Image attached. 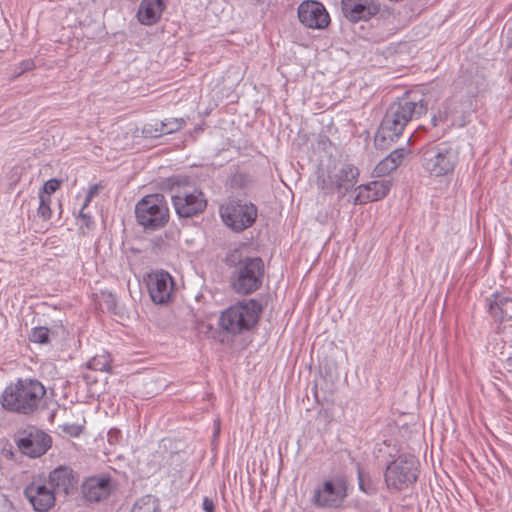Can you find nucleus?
Here are the masks:
<instances>
[{
	"instance_id": "obj_1",
	"label": "nucleus",
	"mask_w": 512,
	"mask_h": 512,
	"mask_svg": "<svg viewBox=\"0 0 512 512\" xmlns=\"http://www.w3.org/2000/svg\"><path fill=\"white\" fill-rule=\"evenodd\" d=\"M427 109L424 100L415 102L403 98L392 103L375 135V147L381 150L388 149L402 135L407 124L426 114Z\"/></svg>"
},
{
	"instance_id": "obj_2",
	"label": "nucleus",
	"mask_w": 512,
	"mask_h": 512,
	"mask_svg": "<svg viewBox=\"0 0 512 512\" xmlns=\"http://www.w3.org/2000/svg\"><path fill=\"white\" fill-rule=\"evenodd\" d=\"M226 263L233 267L230 281L236 293L249 295L262 286L265 266L260 257H242L238 251H234L227 256Z\"/></svg>"
},
{
	"instance_id": "obj_3",
	"label": "nucleus",
	"mask_w": 512,
	"mask_h": 512,
	"mask_svg": "<svg viewBox=\"0 0 512 512\" xmlns=\"http://www.w3.org/2000/svg\"><path fill=\"white\" fill-rule=\"evenodd\" d=\"M45 394L46 389L39 381L19 379L5 388L1 405L7 411L27 415L39 407Z\"/></svg>"
},
{
	"instance_id": "obj_4",
	"label": "nucleus",
	"mask_w": 512,
	"mask_h": 512,
	"mask_svg": "<svg viewBox=\"0 0 512 512\" xmlns=\"http://www.w3.org/2000/svg\"><path fill=\"white\" fill-rule=\"evenodd\" d=\"M261 312L262 306L257 300L238 302L222 312L219 325L228 333L241 334L249 331L258 322Z\"/></svg>"
},
{
	"instance_id": "obj_5",
	"label": "nucleus",
	"mask_w": 512,
	"mask_h": 512,
	"mask_svg": "<svg viewBox=\"0 0 512 512\" xmlns=\"http://www.w3.org/2000/svg\"><path fill=\"white\" fill-rule=\"evenodd\" d=\"M458 148L449 142L428 146L422 154V167L435 177L452 173L458 163Z\"/></svg>"
},
{
	"instance_id": "obj_6",
	"label": "nucleus",
	"mask_w": 512,
	"mask_h": 512,
	"mask_svg": "<svg viewBox=\"0 0 512 512\" xmlns=\"http://www.w3.org/2000/svg\"><path fill=\"white\" fill-rule=\"evenodd\" d=\"M139 225L146 230L162 228L169 220V209L164 195L156 193L142 198L135 206Z\"/></svg>"
},
{
	"instance_id": "obj_7",
	"label": "nucleus",
	"mask_w": 512,
	"mask_h": 512,
	"mask_svg": "<svg viewBox=\"0 0 512 512\" xmlns=\"http://www.w3.org/2000/svg\"><path fill=\"white\" fill-rule=\"evenodd\" d=\"M418 477V461L413 455H399L389 463L386 468L384 479L390 489L403 490L414 482Z\"/></svg>"
},
{
	"instance_id": "obj_8",
	"label": "nucleus",
	"mask_w": 512,
	"mask_h": 512,
	"mask_svg": "<svg viewBox=\"0 0 512 512\" xmlns=\"http://www.w3.org/2000/svg\"><path fill=\"white\" fill-rule=\"evenodd\" d=\"M171 191L175 211L182 218L193 217L203 212L207 206L202 191L188 184H173Z\"/></svg>"
},
{
	"instance_id": "obj_9",
	"label": "nucleus",
	"mask_w": 512,
	"mask_h": 512,
	"mask_svg": "<svg viewBox=\"0 0 512 512\" xmlns=\"http://www.w3.org/2000/svg\"><path fill=\"white\" fill-rule=\"evenodd\" d=\"M224 223L234 231H243L250 227L256 217L257 209L253 204L229 202L220 209Z\"/></svg>"
},
{
	"instance_id": "obj_10",
	"label": "nucleus",
	"mask_w": 512,
	"mask_h": 512,
	"mask_svg": "<svg viewBox=\"0 0 512 512\" xmlns=\"http://www.w3.org/2000/svg\"><path fill=\"white\" fill-rule=\"evenodd\" d=\"M17 446L23 454L36 458L50 448L51 438L45 432L32 427L19 434Z\"/></svg>"
},
{
	"instance_id": "obj_11",
	"label": "nucleus",
	"mask_w": 512,
	"mask_h": 512,
	"mask_svg": "<svg viewBox=\"0 0 512 512\" xmlns=\"http://www.w3.org/2000/svg\"><path fill=\"white\" fill-rule=\"evenodd\" d=\"M298 18L304 26L311 29H324L330 23L324 5L315 0H307L299 5Z\"/></svg>"
},
{
	"instance_id": "obj_12",
	"label": "nucleus",
	"mask_w": 512,
	"mask_h": 512,
	"mask_svg": "<svg viewBox=\"0 0 512 512\" xmlns=\"http://www.w3.org/2000/svg\"><path fill=\"white\" fill-rule=\"evenodd\" d=\"M147 286L154 303L166 304L171 298L174 282L168 272L159 270L148 275Z\"/></svg>"
},
{
	"instance_id": "obj_13",
	"label": "nucleus",
	"mask_w": 512,
	"mask_h": 512,
	"mask_svg": "<svg viewBox=\"0 0 512 512\" xmlns=\"http://www.w3.org/2000/svg\"><path fill=\"white\" fill-rule=\"evenodd\" d=\"M24 495L38 512H47L55 505V492L51 487L37 481H33L24 489Z\"/></svg>"
},
{
	"instance_id": "obj_14",
	"label": "nucleus",
	"mask_w": 512,
	"mask_h": 512,
	"mask_svg": "<svg viewBox=\"0 0 512 512\" xmlns=\"http://www.w3.org/2000/svg\"><path fill=\"white\" fill-rule=\"evenodd\" d=\"M48 482L55 494L67 496L77 490L78 476L70 467L59 466L49 473Z\"/></svg>"
},
{
	"instance_id": "obj_15",
	"label": "nucleus",
	"mask_w": 512,
	"mask_h": 512,
	"mask_svg": "<svg viewBox=\"0 0 512 512\" xmlns=\"http://www.w3.org/2000/svg\"><path fill=\"white\" fill-rule=\"evenodd\" d=\"M342 12L351 22L366 21L379 12L374 0H342Z\"/></svg>"
},
{
	"instance_id": "obj_16",
	"label": "nucleus",
	"mask_w": 512,
	"mask_h": 512,
	"mask_svg": "<svg viewBox=\"0 0 512 512\" xmlns=\"http://www.w3.org/2000/svg\"><path fill=\"white\" fill-rule=\"evenodd\" d=\"M81 491L86 501L101 502L110 495L111 479L104 476L89 477L82 483Z\"/></svg>"
},
{
	"instance_id": "obj_17",
	"label": "nucleus",
	"mask_w": 512,
	"mask_h": 512,
	"mask_svg": "<svg viewBox=\"0 0 512 512\" xmlns=\"http://www.w3.org/2000/svg\"><path fill=\"white\" fill-rule=\"evenodd\" d=\"M345 497V490L342 485H335L331 481H326L323 487L314 494V502L320 507H337Z\"/></svg>"
},
{
	"instance_id": "obj_18",
	"label": "nucleus",
	"mask_w": 512,
	"mask_h": 512,
	"mask_svg": "<svg viewBox=\"0 0 512 512\" xmlns=\"http://www.w3.org/2000/svg\"><path fill=\"white\" fill-rule=\"evenodd\" d=\"M359 170L351 164L343 165L332 177V187L340 195H345L357 183Z\"/></svg>"
},
{
	"instance_id": "obj_19",
	"label": "nucleus",
	"mask_w": 512,
	"mask_h": 512,
	"mask_svg": "<svg viewBox=\"0 0 512 512\" xmlns=\"http://www.w3.org/2000/svg\"><path fill=\"white\" fill-rule=\"evenodd\" d=\"M167 1L168 0H142L137 12L138 20L144 25L156 23L160 19Z\"/></svg>"
},
{
	"instance_id": "obj_20",
	"label": "nucleus",
	"mask_w": 512,
	"mask_h": 512,
	"mask_svg": "<svg viewBox=\"0 0 512 512\" xmlns=\"http://www.w3.org/2000/svg\"><path fill=\"white\" fill-rule=\"evenodd\" d=\"M489 312L496 321L512 326V298L496 294L489 305Z\"/></svg>"
},
{
	"instance_id": "obj_21",
	"label": "nucleus",
	"mask_w": 512,
	"mask_h": 512,
	"mask_svg": "<svg viewBox=\"0 0 512 512\" xmlns=\"http://www.w3.org/2000/svg\"><path fill=\"white\" fill-rule=\"evenodd\" d=\"M406 154L407 150L404 148L393 150L388 156H386L375 166L374 173L377 177L390 174L397 169Z\"/></svg>"
},
{
	"instance_id": "obj_22",
	"label": "nucleus",
	"mask_w": 512,
	"mask_h": 512,
	"mask_svg": "<svg viewBox=\"0 0 512 512\" xmlns=\"http://www.w3.org/2000/svg\"><path fill=\"white\" fill-rule=\"evenodd\" d=\"M130 512H161L159 500L152 495L139 498Z\"/></svg>"
},
{
	"instance_id": "obj_23",
	"label": "nucleus",
	"mask_w": 512,
	"mask_h": 512,
	"mask_svg": "<svg viewBox=\"0 0 512 512\" xmlns=\"http://www.w3.org/2000/svg\"><path fill=\"white\" fill-rule=\"evenodd\" d=\"M391 188L390 181L387 180H378L372 181L364 187V189H368L372 200L377 201L384 198Z\"/></svg>"
},
{
	"instance_id": "obj_24",
	"label": "nucleus",
	"mask_w": 512,
	"mask_h": 512,
	"mask_svg": "<svg viewBox=\"0 0 512 512\" xmlns=\"http://www.w3.org/2000/svg\"><path fill=\"white\" fill-rule=\"evenodd\" d=\"M88 368L95 371L109 372L111 369V358L106 352L95 355L89 362Z\"/></svg>"
},
{
	"instance_id": "obj_25",
	"label": "nucleus",
	"mask_w": 512,
	"mask_h": 512,
	"mask_svg": "<svg viewBox=\"0 0 512 512\" xmlns=\"http://www.w3.org/2000/svg\"><path fill=\"white\" fill-rule=\"evenodd\" d=\"M356 470H357L359 489L367 494L374 492L371 478H370L369 474L364 471V469L362 468L360 463L356 464Z\"/></svg>"
},
{
	"instance_id": "obj_26",
	"label": "nucleus",
	"mask_w": 512,
	"mask_h": 512,
	"mask_svg": "<svg viewBox=\"0 0 512 512\" xmlns=\"http://www.w3.org/2000/svg\"><path fill=\"white\" fill-rule=\"evenodd\" d=\"M101 189H102V185L101 184H93L88 189V192H87V195H86V198H85V202H84L83 207H82V209L80 211V214H79V216L81 217V219L84 221V223L87 226L89 225L90 216L87 215L84 212V210L88 206V204L92 201V199L99 194Z\"/></svg>"
},
{
	"instance_id": "obj_27",
	"label": "nucleus",
	"mask_w": 512,
	"mask_h": 512,
	"mask_svg": "<svg viewBox=\"0 0 512 512\" xmlns=\"http://www.w3.org/2000/svg\"><path fill=\"white\" fill-rule=\"evenodd\" d=\"M184 124L185 121L183 118H171L160 121L161 129L163 130L164 135L171 134L180 130Z\"/></svg>"
},
{
	"instance_id": "obj_28",
	"label": "nucleus",
	"mask_w": 512,
	"mask_h": 512,
	"mask_svg": "<svg viewBox=\"0 0 512 512\" xmlns=\"http://www.w3.org/2000/svg\"><path fill=\"white\" fill-rule=\"evenodd\" d=\"M142 134L146 138H158L164 135L163 130L161 129L160 121L146 123L143 126Z\"/></svg>"
},
{
	"instance_id": "obj_29",
	"label": "nucleus",
	"mask_w": 512,
	"mask_h": 512,
	"mask_svg": "<svg viewBox=\"0 0 512 512\" xmlns=\"http://www.w3.org/2000/svg\"><path fill=\"white\" fill-rule=\"evenodd\" d=\"M39 200H40V203H39L37 213L40 217L47 220L51 217V213H52L51 208H50L51 198H50V196L44 195L43 193H39Z\"/></svg>"
},
{
	"instance_id": "obj_30",
	"label": "nucleus",
	"mask_w": 512,
	"mask_h": 512,
	"mask_svg": "<svg viewBox=\"0 0 512 512\" xmlns=\"http://www.w3.org/2000/svg\"><path fill=\"white\" fill-rule=\"evenodd\" d=\"M49 329L46 327H35L33 328L30 340L39 344H46L49 341Z\"/></svg>"
},
{
	"instance_id": "obj_31",
	"label": "nucleus",
	"mask_w": 512,
	"mask_h": 512,
	"mask_svg": "<svg viewBox=\"0 0 512 512\" xmlns=\"http://www.w3.org/2000/svg\"><path fill=\"white\" fill-rule=\"evenodd\" d=\"M365 186L366 184H362L356 188L357 194L354 197V204L361 205L368 202H373L372 197L368 192V189H364Z\"/></svg>"
},
{
	"instance_id": "obj_32",
	"label": "nucleus",
	"mask_w": 512,
	"mask_h": 512,
	"mask_svg": "<svg viewBox=\"0 0 512 512\" xmlns=\"http://www.w3.org/2000/svg\"><path fill=\"white\" fill-rule=\"evenodd\" d=\"M456 104L457 102L453 99H447L444 102L443 108L444 111L441 112L438 116L439 120L442 121L448 117V115L453 114L456 112Z\"/></svg>"
},
{
	"instance_id": "obj_33",
	"label": "nucleus",
	"mask_w": 512,
	"mask_h": 512,
	"mask_svg": "<svg viewBox=\"0 0 512 512\" xmlns=\"http://www.w3.org/2000/svg\"><path fill=\"white\" fill-rule=\"evenodd\" d=\"M61 182L57 179H50L46 181L39 193H43L44 195L50 196L56 190L59 189Z\"/></svg>"
},
{
	"instance_id": "obj_34",
	"label": "nucleus",
	"mask_w": 512,
	"mask_h": 512,
	"mask_svg": "<svg viewBox=\"0 0 512 512\" xmlns=\"http://www.w3.org/2000/svg\"><path fill=\"white\" fill-rule=\"evenodd\" d=\"M103 297L105 298V302L107 304V307L109 309H112L116 305V299L115 296L112 293L105 294L103 293Z\"/></svg>"
},
{
	"instance_id": "obj_35",
	"label": "nucleus",
	"mask_w": 512,
	"mask_h": 512,
	"mask_svg": "<svg viewBox=\"0 0 512 512\" xmlns=\"http://www.w3.org/2000/svg\"><path fill=\"white\" fill-rule=\"evenodd\" d=\"M203 509L205 512H214V503L208 497L203 499Z\"/></svg>"
},
{
	"instance_id": "obj_36",
	"label": "nucleus",
	"mask_w": 512,
	"mask_h": 512,
	"mask_svg": "<svg viewBox=\"0 0 512 512\" xmlns=\"http://www.w3.org/2000/svg\"><path fill=\"white\" fill-rule=\"evenodd\" d=\"M255 4H261L264 2V0H253Z\"/></svg>"
},
{
	"instance_id": "obj_37",
	"label": "nucleus",
	"mask_w": 512,
	"mask_h": 512,
	"mask_svg": "<svg viewBox=\"0 0 512 512\" xmlns=\"http://www.w3.org/2000/svg\"><path fill=\"white\" fill-rule=\"evenodd\" d=\"M437 119H438V118H437L436 116H434V117H433L432 121H433L434 125H436V121H437Z\"/></svg>"
}]
</instances>
